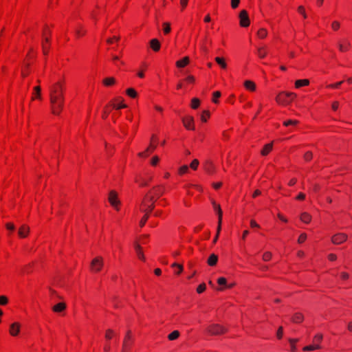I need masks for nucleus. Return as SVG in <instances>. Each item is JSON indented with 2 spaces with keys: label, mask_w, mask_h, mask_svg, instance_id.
I'll list each match as a JSON object with an SVG mask.
<instances>
[{
  "label": "nucleus",
  "mask_w": 352,
  "mask_h": 352,
  "mask_svg": "<svg viewBox=\"0 0 352 352\" xmlns=\"http://www.w3.org/2000/svg\"><path fill=\"white\" fill-rule=\"evenodd\" d=\"M199 104H200V100L197 98H194L192 99V103H191V107L194 109H196L198 108V107L199 106Z\"/></svg>",
  "instance_id": "7c9ffc66"
},
{
  "label": "nucleus",
  "mask_w": 352,
  "mask_h": 352,
  "mask_svg": "<svg viewBox=\"0 0 352 352\" xmlns=\"http://www.w3.org/2000/svg\"><path fill=\"white\" fill-rule=\"evenodd\" d=\"M184 126L188 130H194V119L192 116H187L182 119Z\"/></svg>",
  "instance_id": "9d476101"
},
{
  "label": "nucleus",
  "mask_w": 352,
  "mask_h": 352,
  "mask_svg": "<svg viewBox=\"0 0 352 352\" xmlns=\"http://www.w3.org/2000/svg\"><path fill=\"white\" fill-rule=\"evenodd\" d=\"M34 91L35 92V95L36 96H35V97L32 98V100H34V98L41 99V87L40 86L34 87Z\"/></svg>",
  "instance_id": "c85d7f7f"
},
{
  "label": "nucleus",
  "mask_w": 352,
  "mask_h": 352,
  "mask_svg": "<svg viewBox=\"0 0 352 352\" xmlns=\"http://www.w3.org/2000/svg\"><path fill=\"white\" fill-rule=\"evenodd\" d=\"M296 96L294 93L292 92H280L276 98V101L278 104H289Z\"/></svg>",
  "instance_id": "7ed1b4c3"
},
{
  "label": "nucleus",
  "mask_w": 352,
  "mask_h": 352,
  "mask_svg": "<svg viewBox=\"0 0 352 352\" xmlns=\"http://www.w3.org/2000/svg\"><path fill=\"white\" fill-rule=\"evenodd\" d=\"M347 239V236L343 233H338L333 235L331 238V241L336 245L341 244Z\"/></svg>",
  "instance_id": "1a4fd4ad"
},
{
  "label": "nucleus",
  "mask_w": 352,
  "mask_h": 352,
  "mask_svg": "<svg viewBox=\"0 0 352 352\" xmlns=\"http://www.w3.org/2000/svg\"><path fill=\"white\" fill-rule=\"evenodd\" d=\"M215 61L217 62V63L218 65H219L223 69H225L227 67V65L224 60L223 58H220V57H216L215 58Z\"/></svg>",
  "instance_id": "cd10ccee"
},
{
  "label": "nucleus",
  "mask_w": 352,
  "mask_h": 352,
  "mask_svg": "<svg viewBox=\"0 0 352 352\" xmlns=\"http://www.w3.org/2000/svg\"><path fill=\"white\" fill-rule=\"evenodd\" d=\"M103 266V259L100 256H98L92 260L91 262V270L94 272H98L100 271Z\"/></svg>",
  "instance_id": "39448f33"
},
{
  "label": "nucleus",
  "mask_w": 352,
  "mask_h": 352,
  "mask_svg": "<svg viewBox=\"0 0 352 352\" xmlns=\"http://www.w3.org/2000/svg\"><path fill=\"white\" fill-rule=\"evenodd\" d=\"M342 83V81H340V82H338L336 84H333V85H329V87H331V88H338L339 87V86Z\"/></svg>",
  "instance_id": "338daca9"
},
{
  "label": "nucleus",
  "mask_w": 352,
  "mask_h": 352,
  "mask_svg": "<svg viewBox=\"0 0 352 352\" xmlns=\"http://www.w3.org/2000/svg\"><path fill=\"white\" fill-rule=\"evenodd\" d=\"M115 82H116L115 78H112V77L106 78L103 80V83L106 86H111V85H113L115 83Z\"/></svg>",
  "instance_id": "a878e982"
},
{
  "label": "nucleus",
  "mask_w": 352,
  "mask_h": 352,
  "mask_svg": "<svg viewBox=\"0 0 352 352\" xmlns=\"http://www.w3.org/2000/svg\"><path fill=\"white\" fill-rule=\"evenodd\" d=\"M6 228H7L8 230H11V231H13V230H14V228H14V224H13V223H8L6 225Z\"/></svg>",
  "instance_id": "13d9d810"
},
{
  "label": "nucleus",
  "mask_w": 352,
  "mask_h": 352,
  "mask_svg": "<svg viewBox=\"0 0 352 352\" xmlns=\"http://www.w3.org/2000/svg\"><path fill=\"white\" fill-rule=\"evenodd\" d=\"M212 206L217 213H220V212L222 211L220 205L217 204L214 201L212 202Z\"/></svg>",
  "instance_id": "864d4df0"
},
{
  "label": "nucleus",
  "mask_w": 352,
  "mask_h": 352,
  "mask_svg": "<svg viewBox=\"0 0 352 352\" xmlns=\"http://www.w3.org/2000/svg\"><path fill=\"white\" fill-rule=\"evenodd\" d=\"M126 94L133 98H136L137 96V92L135 91V90L133 88H129V89H127L126 91Z\"/></svg>",
  "instance_id": "c756f323"
},
{
  "label": "nucleus",
  "mask_w": 352,
  "mask_h": 352,
  "mask_svg": "<svg viewBox=\"0 0 352 352\" xmlns=\"http://www.w3.org/2000/svg\"><path fill=\"white\" fill-rule=\"evenodd\" d=\"M298 341L297 339H292V338H290L289 340V342H290V344H291V350L292 351L294 352L296 351V346H295V343Z\"/></svg>",
  "instance_id": "ea45409f"
},
{
  "label": "nucleus",
  "mask_w": 352,
  "mask_h": 352,
  "mask_svg": "<svg viewBox=\"0 0 352 352\" xmlns=\"http://www.w3.org/2000/svg\"><path fill=\"white\" fill-rule=\"evenodd\" d=\"M217 261H218V256L214 254H212L210 255L209 258H208L207 263L210 266H214L217 264Z\"/></svg>",
  "instance_id": "2eb2a0df"
},
{
  "label": "nucleus",
  "mask_w": 352,
  "mask_h": 352,
  "mask_svg": "<svg viewBox=\"0 0 352 352\" xmlns=\"http://www.w3.org/2000/svg\"><path fill=\"white\" fill-rule=\"evenodd\" d=\"M30 232V228L26 225H22L19 229V235L21 238H25Z\"/></svg>",
  "instance_id": "9b49d317"
},
{
  "label": "nucleus",
  "mask_w": 352,
  "mask_h": 352,
  "mask_svg": "<svg viewBox=\"0 0 352 352\" xmlns=\"http://www.w3.org/2000/svg\"><path fill=\"white\" fill-rule=\"evenodd\" d=\"M340 276L342 279H347L349 277V274L346 272H342Z\"/></svg>",
  "instance_id": "774afa93"
},
{
  "label": "nucleus",
  "mask_w": 352,
  "mask_h": 352,
  "mask_svg": "<svg viewBox=\"0 0 352 352\" xmlns=\"http://www.w3.org/2000/svg\"><path fill=\"white\" fill-rule=\"evenodd\" d=\"M188 170V166L184 165L180 167V168L179 170V174H184V173H187Z\"/></svg>",
  "instance_id": "3c124183"
},
{
  "label": "nucleus",
  "mask_w": 352,
  "mask_h": 352,
  "mask_svg": "<svg viewBox=\"0 0 352 352\" xmlns=\"http://www.w3.org/2000/svg\"><path fill=\"white\" fill-rule=\"evenodd\" d=\"M160 159L157 156H154L151 160V164L155 166L159 162Z\"/></svg>",
  "instance_id": "6e6d98bb"
},
{
  "label": "nucleus",
  "mask_w": 352,
  "mask_h": 352,
  "mask_svg": "<svg viewBox=\"0 0 352 352\" xmlns=\"http://www.w3.org/2000/svg\"><path fill=\"white\" fill-rule=\"evenodd\" d=\"M154 138H155V137H154V136H153V137H152V139H151V144H150V146L146 148V152H152V151H153L156 148L157 145H156V144H155L154 143H153V141L154 140Z\"/></svg>",
  "instance_id": "473e14b6"
},
{
  "label": "nucleus",
  "mask_w": 352,
  "mask_h": 352,
  "mask_svg": "<svg viewBox=\"0 0 352 352\" xmlns=\"http://www.w3.org/2000/svg\"><path fill=\"white\" fill-rule=\"evenodd\" d=\"M272 254L270 252H266L263 255V259L265 261H267L271 259Z\"/></svg>",
  "instance_id": "a19ab883"
},
{
  "label": "nucleus",
  "mask_w": 352,
  "mask_h": 352,
  "mask_svg": "<svg viewBox=\"0 0 352 352\" xmlns=\"http://www.w3.org/2000/svg\"><path fill=\"white\" fill-rule=\"evenodd\" d=\"M303 319H304V317H303L302 314L296 313L292 317V320L294 322L300 323V322H301L303 320Z\"/></svg>",
  "instance_id": "aec40b11"
},
{
  "label": "nucleus",
  "mask_w": 352,
  "mask_h": 352,
  "mask_svg": "<svg viewBox=\"0 0 352 352\" xmlns=\"http://www.w3.org/2000/svg\"><path fill=\"white\" fill-rule=\"evenodd\" d=\"M49 90L52 113L58 116L63 109L65 101L63 83L56 82L50 86Z\"/></svg>",
  "instance_id": "f257e3e1"
},
{
  "label": "nucleus",
  "mask_w": 352,
  "mask_h": 352,
  "mask_svg": "<svg viewBox=\"0 0 352 352\" xmlns=\"http://www.w3.org/2000/svg\"><path fill=\"white\" fill-rule=\"evenodd\" d=\"M113 107L116 109H122V108H126V105L121 103L120 104H113Z\"/></svg>",
  "instance_id": "4d7b16f0"
},
{
  "label": "nucleus",
  "mask_w": 352,
  "mask_h": 352,
  "mask_svg": "<svg viewBox=\"0 0 352 352\" xmlns=\"http://www.w3.org/2000/svg\"><path fill=\"white\" fill-rule=\"evenodd\" d=\"M245 87L250 91H254L256 89V85L254 82L251 80H245L244 82Z\"/></svg>",
  "instance_id": "a211bd4d"
},
{
  "label": "nucleus",
  "mask_w": 352,
  "mask_h": 352,
  "mask_svg": "<svg viewBox=\"0 0 352 352\" xmlns=\"http://www.w3.org/2000/svg\"><path fill=\"white\" fill-rule=\"evenodd\" d=\"M206 288V284L205 283H202L201 285H199L197 288V292L198 294H201L204 291H205Z\"/></svg>",
  "instance_id": "79ce46f5"
},
{
  "label": "nucleus",
  "mask_w": 352,
  "mask_h": 352,
  "mask_svg": "<svg viewBox=\"0 0 352 352\" xmlns=\"http://www.w3.org/2000/svg\"><path fill=\"white\" fill-rule=\"evenodd\" d=\"M239 17L240 19V25L244 28L249 26L250 19L248 14V12L243 10L240 12Z\"/></svg>",
  "instance_id": "0eeeda50"
},
{
  "label": "nucleus",
  "mask_w": 352,
  "mask_h": 352,
  "mask_svg": "<svg viewBox=\"0 0 352 352\" xmlns=\"http://www.w3.org/2000/svg\"><path fill=\"white\" fill-rule=\"evenodd\" d=\"M339 27H340V23L338 21L333 22V23H332L333 29L336 30H338L339 28Z\"/></svg>",
  "instance_id": "e2e57ef3"
},
{
  "label": "nucleus",
  "mask_w": 352,
  "mask_h": 352,
  "mask_svg": "<svg viewBox=\"0 0 352 352\" xmlns=\"http://www.w3.org/2000/svg\"><path fill=\"white\" fill-rule=\"evenodd\" d=\"M300 220L305 223H309L311 220V216L307 212H303L300 215Z\"/></svg>",
  "instance_id": "6ab92c4d"
},
{
  "label": "nucleus",
  "mask_w": 352,
  "mask_h": 352,
  "mask_svg": "<svg viewBox=\"0 0 352 352\" xmlns=\"http://www.w3.org/2000/svg\"><path fill=\"white\" fill-rule=\"evenodd\" d=\"M321 346L320 344H311V345H309V346H305L302 350L304 351H314V350H316V349H320Z\"/></svg>",
  "instance_id": "4be33fe9"
},
{
  "label": "nucleus",
  "mask_w": 352,
  "mask_h": 352,
  "mask_svg": "<svg viewBox=\"0 0 352 352\" xmlns=\"http://www.w3.org/2000/svg\"><path fill=\"white\" fill-rule=\"evenodd\" d=\"M20 331V324L18 322H14L10 325V333L13 336H16L18 335Z\"/></svg>",
  "instance_id": "f8f14e48"
},
{
  "label": "nucleus",
  "mask_w": 352,
  "mask_h": 352,
  "mask_svg": "<svg viewBox=\"0 0 352 352\" xmlns=\"http://www.w3.org/2000/svg\"><path fill=\"white\" fill-rule=\"evenodd\" d=\"M312 157H313V155H312V153L310 152V151H307L305 155H304V159L306 160V161H310L311 159H312Z\"/></svg>",
  "instance_id": "09e8293b"
},
{
  "label": "nucleus",
  "mask_w": 352,
  "mask_h": 352,
  "mask_svg": "<svg viewBox=\"0 0 352 352\" xmlns=\"http://www.w3.org/2000/svg\"><path fill=\"white\" fill-rule=\"evenodd\" d=\"M217 283L220 285H226V283H227V280H226V279L225 278L221 277V278H218Z\"/></svg>",
  "instance_id": "5fc2aeb1"
},
{
  "label": "nucleus",
  "mask_w": 352,
  "mask_h": 352,
  "mask_svg": "<svg viewBox=\"0 0 352 352\" xmlns=\"http://www.w3.org/2000/svg\"><path fill=\"white\" fill-rule=\"evenodd\" d=\"M190 62L189 58L188 56L184 57L182 59L177 60L176 62V66L178 68H183L186 65H187Z\"/></svg>",
  "instance_id": "4468645a"
},
{
  "label": "nucleus",
  "mask_w": 352,
  "mask_h": 352,
  "mask_svg": "<svg viewBox=\"0 0 352 352\" xmlns=\"http://www.w3.org/2000/svg\"><path fill=\"white\" fill-rule=\"evenodd\" d=\"M207 332L211 336H219L227 331V329L219 324H211L206 328Z\"/></svg>",
  "instance_id": "20e7f679"
},
{
  "label": "nucleus",
  "mask_w": 352,
  "mask_h": 352,
  "mask_svg": "<svg viewBox=\"0 0 352 352\" xmlns=\"http://www.w3.org/2000/svg\"><path fill=\"white\" fill-rule=\"evenodd\" d=\"M298 123V120H289L285 121L283 122V124L285 126H289V125H295V124H297Z\"/></svg>",
  "instance_id": "e433bc0d"
},
{
  "label": "nucleus",
  "mask_w": 352,
  "mask_h": 352,
  "mask_svg": "<svg viewBox=\"0 0 352 352\" xmlns=\"http://www.w3.org/2000/svg\"><path fill=\"white\" fill-rule=\"evenodd\" d=\"M135 251H136V253H137L139 258L142 259V260H144V256L143 254V252L141 250L140 245H138V244H135Z\"/></svg>",
  "instance_id": "b1692460"
},
{
  "label": "nucleus",
  "mask_w": 352,
  "mask_h": 352,
  "mask_svg": "<svg viewBox=\"0 0 352 352\" xmlns=\"http://www.w3.org/2000/svg\"><path fill=\"white\" fill-rule=\"evenodd\" d=\"M66 308V305L64 302H59L52 307V310L55 312H61Z\"/></svg>",
  "instance_id": "dca6fc26"
},
{
  "label": "nucleus",
  "mask_w": 352,
  "mask_h": 352,
  "mask_svg": "<svg viewBox=\"0 0 352 352\" xmlns=\"http://www.w3.org/2000/svg\"><path fill=\"white\" fill-rule=\"evenodd\" d=\"M240 3V0H231V7L233 9L236 8Z\"/></svg>",
  "instance_id": "603ef678"
},
{
  "label": "nucleus",
  "mask_w": 352,
  "mask_h": 352,
  "mask_svg": "<svg viewBox=\"0 0 352 352\" xmlns=\"http://www.w3.org/2000/svg\"><path fill=\"white\" fill-rule=\"evenodd\" d=\"M109 201L112 206L118 210V205L119 204L120 201L118 199V195L116 191H110L109 195Z\"/></svg>",
  "instance_id": "6e6552de"
},
{
  "label": "nucleus",
  "mask_w": 352,
  "mask_h": 352,
  "mask_svg": "<svg viewBox=\"0 0 352 352\" xmlns=\"http://www.w3.org/2000/svg\"><path fill=\"white\" fill-rule=\"evenodd\" d=\"M198 165H199V161L195 159L194 160H192V162L190 163V168L193 170H196L198 167Z\"/></svg>",
  "instance_id": "37998d69"
},
{
  "label": "nucleus",
  "mask_w": 352,
  "mask_h": 352,
  "mask_svg": "<svg viewBox=\"0 0 352 352\" xmlns=\"http://www.w3.org/2000/svg\"><path fill=\"white\" fill-rule=\"evenodd\" d=\"M306 239H307V234L305 233H302L298 239V242L299 243H302L306 240Z\"/></svg>",
  "instance_id": "8fccbe9b"
},
{
  "label": "nucleus",
  "mask_w": 352,
  "mask_h": 352,
  "mask_svg": "<svg viewBox=\"0 0 352 352\" xmlns=\"http://www.w3.org/2000/svg\"><path fill=\"white\" fill-rule=\"evenodd\" d=\"M119 39H120V37H118V36H113L112 38H108V39L107 40V42L108 43H111L113 41H114V40L117 41H118Z\"/></svg>",
  "instance_id": "0e129e2a"
},
{
  "label": "nucleus",
  "mask_w": 352,
  "mask_h": 352,
  "mask_svg": "<svg viewBox=\"0 0 352 352\" xmlns=\"http://www.w3.org/2000/svg\"><path fill=\"white\" fill-rule=\"evenodd\" d=\"M322 338H323V336L320 333L316 335L314 338V342H316V344H319V343L322 341Z\"/></svg>",
  "instance_id": "58836bf2"
},
{
  "label": "nucleus",
  "mask_w": 352,
  "mask_h": 352,
  "mask_svg": "<svg viewBox=\"0 0 352 352\" xmlns=\"http://www.w3.org/2000/svg\"><path fill=\"white\" fill-rule=\"evenodd\" d=\"M298 11L300 14H301L302 15V16L306 19L307 18V14L305 13V8L303 6H300L298 8Z\"/></svg>",
  "instance_id": "de8ad7c7"
},
{
  "label": "nucleus",
  "mask_w": 352,
  "mask_h": 352,
  "mask_svg": "<svg viewBox=\"0 0 352 352\" xmlns=\"http://www.w3.org/2000/svg\"><path fill=\"white\" fill-rule=\"evenodd\" d=\"M309 84V81L307 79L298 80L295 82L296 88H300L302 86H307Z\"/></svg>",
  "instance_id": "412c9836"
},
{
  "label": "nucleus",
  "mask_w": 352,
  "mask_h": 352,
  "mask_svg": "<svg viewBox=\"0 0 352 352\" xmlns=\"http://www.w3.org/2000/svg\"><path fill=\"white\" fill-rule=\"evenodd\" d=\"M133 342V338L131 335V331H127L122 344V352H128L131 345Z\"/></svg>",
  "instance_id": "423d86ee"
},
{
  "label": "nucleus",
  "mask_w": 352,
  "mask_h": 352,
  "mask_svg": "<svg viewBox=\"0 0 352 352\" xmlns=\"http://www.w3.org/2000/svg\"><path fill=\"white\" fill-rule=\"evenodd\" d=\"M221 96V92L220 91H215L213 93V100L212 101L214 102V103H217L218 102V100H217V98H219V97Z\"/></svg>",
  "instance_id": "49530a36"
},
{
  "label": "nucleus",
  "mask_w": 352,
  "mask_h": 352,
  "mask_svg": "<svg viewBox=\"0 0 352 352\" xmlns=\"http://www.w3.org/2000/svg\"><path fill=\"white\" fill-rule=\"evenodd\" d=\"M272 149V143L265 145L263 149L261 151V155H267Z\"/></svg>",
  "instance_id": "5701e85b"
},
{
  "label": "nucleus",
  "mask_w": 352,
  "mask_h": 352,
  "mask_svg": "<svg viewBox=\"0 0 352 352\" xmlns=\"http://www.w3.org/2000/svg\"><path fill=\"white\" fill-rule=\"evenodd\" d=\"M217 214H218L217 230H218L219 232H221V223H222V211H221L220 213H217Z\"/></svg>",
  "instance_id": "f704fd0d"
},
{
  "label": "nucleus",
  "mask_w": 352,
  "mask_h": 352,
  "mask_svg": "<svg viewBox=\"0 0 352 352\" xmlns=\"http://www.w3.org/2000/svg\"><path fill=\"white\" fill-rule=\"evenodd\" d=\"M109 111L107 110V107H105L104 111H103V113H102V118L103 119H106L109 115Z\"/></svg>",
  "instance_id": "680f3d73"
},
{
  "label": "nucleus",
  "mask_w": 352,
  "mask_h": 352,
  "mask_svg": "<svg viewBox=\"0 0 352 352\" xmlns=\"http://www.w3.org/2000/svg\"><path fill=\"white\" fill-rule=\"evenodd\" d=\"M43 51L45 55L47 54L49 47L47 46L44 43L42 44Z\"/></svg>",
  "instance_id": "bf43d9fd"
},
{
  "label": "nucleus",
  "mask_w": 352,
  "mask_h": 352,
  "mask_svg": "<svg viewBox=\"0 0 352 352\" xmlns=\"http://www.w3.org/2000/svg\"><path fill=\"white\" fill-rule=\"evenodd\" d=\"M210 116V112L207 110L203 111L201 119L203 122H206L207 118Z\"/></svg>",
  "instance_id": "4c0bfd02"
},
{
  "label": "nucleus",
  "mask_w": 352,
  "mask_h": 352,
  "mask_svg": "<svg viewBox=\"0 0 352 352\" xmlns=\"http://www.w3.org/2000/svg\"><path fill=\"white\" fill-rule=\"evenodd\" d=\"M179 336V332L178 331L175 330V331H173L172 333H170L168 336V338L169 340H175L177 338H178Z\"/></svg>",
  "instance_id": "393cba45"
},
{
  "label": "nucleus",
  "mask_w": 352,
  "mask_h": 352,
  "mask_svg": "<svg viewBox=\"0 0 352 352\" xmlns=\"http://www.w3.org/2000/svg\"><path fill=\"white\" fill-rule=\"evenodd\" d=\"M283 336V327H280L277 331V337L280 339Z\"/></svg>",
  "instance_id": "052dcab7"
},
{
  "label": "nucleus",
  "mask_w": 352,
  "mask_h": 352,
  "mask_svg": "<svg viewBox=\"0 0 352 352\" xmlns=\"http://www.w3.org/2000/svg\"><path fill=\"white\" fill-rule=\"evenodd\" d=\"M114 331L112 329H107L105 333V338L108 340H111L114 336Z\"/></svg>",
  "instance_id": "72a5a7b5"
},
{
  "label": "nucleus",
  "mask_w": 352,
  "mask_h": 352,
  "mask_svg": "<svg viewBox=\"0 0 352 352\" xmlns=\"http://www.w3.org/2000/svg\"><path fill=\"white\" fill-rule=\"evenodd\" d=\"M257 54L260 58H264L266 56V52L265 51L264 47L258 48Z\"/></svg>",
  "instance_id": "c9c22d12"
},
{
  "label": "nucleus",
  "mask_w": 352,
  "mask_h": 352,
  "mask_svg": "<svg viewBox=\"0 0 352 352\" xmlns=\"http://www.w3.org/2000/svg\"><path fill=\"white\" fill-rule=\"evenodd\" d=\"M150 46L153 51L157 52L160 49V43L157 38H153L150 41Z\"/></svg>",
  "instance_id": "ddd939ff"
},
{
  "label": "nucleus",
  "mask_w": 352,
  "mask_h": 352,
  "mask_svg": "<svg viewBox=\"0 0 352 352\" xmlns=\"http://www.w3.org/2000/svg\"><path fill=\"white\" fill-rule=\"evenodd\" d=\"M257 35L260 38H264L267 35V32L265 28H261L257 32Z\"/></svg>",
  "instance_id": "bb28decb"
},
{
  "label": "nucleus",
  "mask_w": 352,
  "mask_h": 352,
  "mask_svg": "<svg viewBox=\"0 0 352 352\" xmlns=\"http://www.w3.org/2000/svg\"><path fill=\"white\" fill-rule=\"evenodd\" d=\"M205 170L209 173L214 172V166L211 161H206L205 163Z\"/></svg>",
  "instance_id": "f3484780"
},
{
  "label": "nucleus",
  "mask_w": 352,
  "mask_h": 352,
  "mask_svg": "<svg viewBox=\"0 0 352 352\" xmlns=\"http://www.w3.org/2000/svg\"><path fill=\"white\" fill-rule=\"evenodd\" d=\"M164 32L165 34H168L170 32V26L168 23H164Z\"/></svg>",
  "instance_id": "a18cd8bd"
},
{
  "label": "nucleus",
  "mask_w": 352,
  "mask_h": 352,
  "mask_svg": "<svg viewBox=\"0 0 352 352\" xmlns=\"http://www.w3.org/2000/svg\"><path fill=\"white\" fill-rule=\"evenodd\" d=\"M305 198V195L302 192H300L298 195L296 197V199L298 200H303Z\"/></svg>",
  "instance_id": "69168bd1"
},
{
  "label": "nucleus",
  "mask_w": 352,
  "mask_h": 352,
  "mask_svg": "<svg viewBox=\"0 0 352 352\" xmlns=\"http://www.w3.org/2000/svg\"><path fill=\"white\" fill-rule=\"evenodd\" d=\"M8 299L5 296H0V305H5L8 303Z\"/></svg>",
  "instance_id": "c03bdc74"
},
{
  "label": "nucleus",
  "mask_w": 352,
  "mask_h": 352,
  "mask_svg": "<svg viewBox=\"0 0 352 352\" xmlns=\"http://www.w3.org/2000/svg\"><path fill=\"white\" fill-rule=\"evenodd\" d=\"M155 199L153 196L148 197L146 196L145 199L142 201V205L145 208L142 210L145 212V214L143 216L140 222V226L141 227L144 226L146 222L147 221L149 217V212L152 211L155 208Z\"/></svg>",
  "instance_id": "f03ea898"
},
{
  "label": "nucleus",
  "mask_w": 352,
  "mask_h": 352,
  "mask_svg": "<svg viewBox=\"0 0 352 352\" xmlns=\"http://www.w3.org/2000/svg\"><path fill=\"white\" fill-rule=\"evenodd\" d=\"M349 45H350V43L349 42H347V41H346L344 44L340 43L338 45L339 50L341 52L346 51L348 50V47H349Z\"/></svg>",
  "instance_id": "2f4dec72"
}]
</instances>
